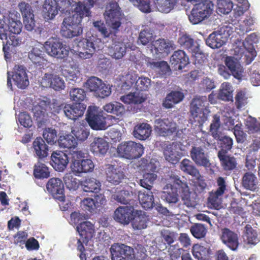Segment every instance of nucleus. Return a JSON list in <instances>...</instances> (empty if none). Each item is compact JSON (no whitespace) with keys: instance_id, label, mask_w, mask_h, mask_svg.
<instances>
[{"instance_id":"nucleus-26","label":"nucleus","mask_w":260,"mask_h":260,"mask_svg":"<svg viewBox=\"0 0 260 260\" xmlns=\"http://www.w3.org/2000/svg\"><path fill=\"white\" fill-rule=\"evenodd\" d=\"M184 95L180 91L172 90L167 94L162 103L164 107L167 109H170L173 106L181 102L184 99Z\"/></svg>"},{"instance_id":"nucleus-22","label":"nucleus","mask_w":260,"mask_h":260,"mask_svg":"<svg viewBox=\"0 0 260 260\" xmlns=\"http://www.w3.org/2000/svg\"><path fill=\"white\" fill-rule=\"evenodd\" d=\"M105 173L107 181L115 185L121 182L125 176L123 172L120 168H116L111 164L106 165Z\"/></svg>"},{"instance_id":"nucleus-60","label":"nucleus","mask_w":260,"mask_h":260,"mask_svg":"<svg viewBox=\"0 0 260 260\" xmlns=\"http://www.w3.org/2000/svg\"><path fill=\"white\" fill-rule=\"evenodd\" d=\"M101 85V86L100 85L98 88H96L93 92L95 96L104 99L111 94V89L109 85L106 84L103 81Z\"/></svg>"},{"instance_id":"nucleus-10","label":"nucleus","mask_w":260,"mask_h":260,"mask_svg":"<svg viewBox=\"0 0 260 260\" xmlns=\"http://www.w3.org/2000/svg\"><path fill=\"white\" fill-rule=\"evenodd\" d=\"M212 13V9L208 4L198 3L191 11L188 19L193 24H197L207 18Z\"/></svg>"},{"instance_id":"nucleus-19","label":"nucleus","mask_w":260,"mask_h":260,"mask_svg":"<svg viewBox=\"0 0 260 260\" xmlns=\"http://www.w3.org/2000/svg\"><path fill=\"white\" fill-rule=\"evenodd\" d=\"M69 163V157L62 151H54L51 156V165L57 171L63 172Z\"/></svg>"},{"instance_id":"nucleus-21","label":"nucleus","mask_w":260,"mask_h":260,"mask_svg":"<svg viewBox=\"0 0 260 260\" xmlns=\"http://www.w3.org/2000/svg\"><path fill=\"white\" fill-rule=\"evenodd\" d=\"M86 108L85 104L78 103L66 105L63 108V111L68 118L75 120L83 115Z\"/></svg>"},{"instance_id":"nucleus-11","label":"nucleus","mask_w":260,"mask_h":260,"mask_svg":"<svg viewBox=\"0 0 260 260\" xmlns=\"http://www.w3.org/2000/svg\"><path fill=\"white\" fill-rule=\"evenodd\" d=\"M110 252L112 260H134V248L124 244L114 243Z\"/></svg>"},{"instance_id":"nucleus-49","label":"nucleus","mask_w":260,"mask_h":260,"mask_svg":"<svg viewBox=\"0 0 260 260\" xmlns=\"http://www.w3.org/2000/svg\"><path fill=\"white\" fill-rule=\"evenodd\" d=\"M58 142L60 147L69 149H74L77 145V142L74 136L71 135L60 136L58 140Z\"/></svg>"},{"instance_id":"nucleus-25","label":"nucleus","mask_w":260,"mask_h":260,"mask_svg":"<svg viewBox=\"0 0 260 260\" xmlns=\"http://www.w3.org/2000/svg\"><path fill=\"white\" fill-rule=\"evenodd\" d=\"M34 155L38 160H43L48 155L49 147L41 137H37L32 143Z\"/></svg>"},{"instance_id":"nucleus-4","label":"nucleus","mask_w":260,"mask_h":260,"mask_svg":"<svg viewBox=\"0 0 260 260\" xmlns=\"http://www.w3.org/2000/svg\"><path fill=\"white\" fill-rule=\"evenodd\" d=\"M77 230L81 237L78 239L77 249L80 252L79 254L80 259L86 260L84 244L86 245L89 240L92 238L94 233V226L89 221H84L77 226Z\"/></svg>"},{"instance_id":"nucleus-3","label":"nucleus","mask_w":260,"mask_h":260,"mask_svg":"<svg viewBox=\"0 0 260 260\" xmlns=\"http://www.w3.org/2000/svg\"><path fill=\"white\" fill-rule=\"evenodd\" d=\"M206 102V96H197L192 100L189 109V120L192 124L200 126L207 120L209 111L205 105Z\"/></svg>"},{"instance_id":"nucleus-52","label":"nucleus","mask_w":260,"mask_h":260,"mask_svg":"<svg viewBox=\"0 0 260 260\" xmlns=\"http://www.w3.org/2000/svg\"><path fill=\"white\" fill-rule=\"evenodd\" d=\"M58 10L62 13H70L73 12V7L75 4V7L79 3L74 2L73 0H57Z\"/></svg>"},{"instance_id":"nucleus-47","label":"nucleus","mask_w":260,"mask_h":260,"mask_svg":"<svg viewBox=\"0 0 260 260\" xmlns=\"http://www.w3.org/2000/svg\"><path fill=\"white\" fill-rule=\"evenodd\" d=\"M72 133L76 141L79 142L84 141L89 135V131L81 124L73 127Z\"/></svg>"},{"instance_id":"nucleus-40","label":"nucleus","mask_w":260,"mask_h":260,"mask_svg":"<svg viewBox=\"0 0 260 260\" xmlns=\"http://www.w3.org/2000/svg\"><path fill=\"white\" fill-rule=\"evenodd\" d=\"M140 203L145 209L152 208L154 204L153 192L148 190L147 192L140 191L138 194Z\"/></svg>"},{"instance_id":"nucleus-63","label":"nucleus","mask_w":260,"mask_h":260,"mask_svg":"<svg viewBox=\"0 0 260 260\" xmlns=\"http://www.w3.org/2000/svg\"><path fill=\"white\" fill-rule=\"evenodd\" d=\"M164 155L165 159L173 164H175L179 161V157L171 146H167L164 149Z\"/></svg>"},{"instance_id":"nucleus-33","label":"nucleus","mask_w":260,"mask_h":260,"mask_svg":"<svg viewBox=\"0 0 260 260\" xmlns=\"http://www.w3.org/2000/svg\"><path fill=\"white\" fill-rule=\"evenodd\" d=\"M81 187L85 192L98 193L101 189L100 182L93 177L86 178L81 184Z\"/></svg>"},{"instance_id":"nucleus-16","label":"nucleus","mask_w":260,"mask_h":260,"mask_svg":"<svg viewBox=\"0 0 260 260\" xmlns=\"http://www.w3.org/2000/svg\"><path fill=\"white\" fill-rule=\"evenodd\" d=\"M78 56L83 59L90 58L95 51L94 43L90 40L82 38L77 43Z\"/></svg>"},{"instance_id":"nucleus-62","label":"nucleus","mask_w":260,"mask_h":260,"mask_svg":"<svg viewBox=\"0 0 260 260\" xmlns=\"http://www.w3.org/2000/svg\"><path fill=\"white\" fill-rule=\"evenodd\" d=\"M160 237L162 242L165 244L171 246V245L174 243L176 235L174 232L168 230H162L160 232Z\"/></svg>"},{"instance_id":"nucleus-32","label":"nucleus","mask_w":260,"mask_h":260,"mask_svg":"<svg viewBox=\"0 0 260 260\" xmlns=\"http://www.w3.org/2000/svg\"><path fill=\"white\" fill-rule=\"evenodd\" d=\"M225 64L235 78L238 79L241 78L243 72L242 67L234 57L227 56L225 60Z\"/></svg>"},{"instance_id":"nucleus-57","label":"nucleus","mask_w":260,"mask_h":260,"mask_svg":"<svg viewBox=\"0 0 260 260\" xmlns=\"http://www.w3.org/2000/svg\"><path fill=\"white\" fill-rule=\"evenodd\" d=\"M229 128H232L234 130V134L238 142H242L245 138V134L242 130L241 124H237L234 126L233 120L230 119Z\"/></svg>"},{"instance_id":"nucleus-12","label":"nucleus","mask_w":260,"mask_h":260,"mask_svg":"<svg viewBox=\"0 0 260 260\" xmlns=\"http://www.w3.org/2000/svg\"><path fill=\"white\" fill-rule=\"evenodd\" d=\"M46 188L55 199L62 203L65 201L64 185L61 179L50 178L47 183Z\"/></svg>"},{"instance_id":"nucleus-13","label":"nucleus","mask_w":260,"mask_h":260,"mask_svg":"<svg viewBox=\"0 0 260 260\" xmlns=\"http://www.w3.org/2000/svg\"><path fill=\"white\" fill-rule=\"evenodd\" d=\"M156 132L161 136L172 135L177 130L176 123L169 119H158L154 121Z\"/></svg>"},{"instance_id":"nucleus-5","label":"nucleus","mask_w":260,"mask_h":260,"mask_svg":"<svg viewBox=\"0 0 260 260\" xmlns=\"http://www.w3.org/2000/svg\"><path fill=\"white\" fill-rule=\"evenodd\" d=\"M180 47L190 52L194 58L195 64H202L205 60V55L201 52L197 41L187 34L181 35L178 40Z\"/></svg>"},{"instance_id":"nucleus-23","label":"nucleus","mask_w":260,"mask_h":260,"mask_svg":"<svg viewBox=\"0 0 260 260\" xmlns=\"http://www.w3.org/2000/svg\"><path fill=\"white\" fill-rule=\"evenodd\" d=\"M220 239L222 242L232 250L237 249L239 245L238 235L229 229L225 228L221 230Z\"/></svg>"},{"instance_id":"nucleus-51","label":"nucleus","mask_w":260,"mask_h":260,"mask_svg":"<svg viewBox=\"0 0 260 260\" xmlns=\"http://www.w3.org/2000/svg\"><path fill=\"white\" fill-rule=\"evenodd\" d=\"M120 100L127 104H139L144 102L145 99L142 96H140L135 93H130L125 95L121 96Z\"/></svg>"},{"instance_id":"nucleus-50","label":"nucleus","mask_w":260,"mask_h":260,"mask_svg":"<svg viewBox=\"0 0 260 260\" xmlns=\"http://www.w3.org/2000/svg\"><path fill=\"white\" fill-rule=\"evenodd\" d=\"M156 177V174L154 173H145L143 174V179L140 180V184L148 190H151L153 182Z\"/></svg>"},{"instance_id":"nucleus-55","label":"nucleus","mask_w":260,"mask_h":260,"mask_svg":"<svg viewBox=\"0 0 260 260\" xmlns=\"http://www.w3.org/2000/svg\"><path fill=\"white\" fill-rule=\"evenodd\" d=\"M69 93L71 100L76 103H81L86 96V92L82 88H72Z\"/></svg>"},{"instance_id":"nucleus-35","label":"nucleus","mask_w":260,"mask_h":260,"mask_svg":"<svg viewBox=\"0 0 260 260\" xmlns=\"http://www.w3.org/2000/svg\"><path fill=\"white\" fill-rule=\"evenodd\" d=\"M43 12L48 19H52L57 14L58 10L56 0H45L43 5Z\"/></svg>"},{"instance_id":"nucleus-31","label":"nucleus","mask_w":260,"mask_h":260,"mask_svg":"<svg viewBox=\"0 0 260 260\" xmlns=\"http://www.w3.org/2000/svg\"><path fill=\"white\" fill-rule=\"evenodd\" d=\"M109 147V143L102 138H95L90 144V150L95 154L104 155L107 153Z\"/></svg>"},{"instance_id":"nucleus-44","label":"nucleus","mask_w":260,"mask_h":260,"mask_svg":"<svg viewBox=\"0 0 260 260\" xmlns=\"http://www.w3.org/2000/svg\"><path fill=\"white\" fill-rule=\"evenodd\" d=\"M257 179L251 173H246L242 178V185L247 189L255 191L257 188Z\"/></svg>"},{"instance_id":"nucleus-38","label":"nucleus","mask_w":260,"mask_h":260,"mask_svg":"<svg viewBox=\"0 0 260 260\" xmlns=\"http://www.w3.org/2000/svg\"><path fill=\"white\" fill-rule=\"evenodd\" d=\"M126 48V45L123 42L116 41L112 44L109 51L113 58L119 59L125 54Z\"/></svg>"},{"instance_id":"nucleus-9","label":"nucleus","mask_w":260,"mask_h":260,"mask_svg":"<svg viewBox=\"0 0 260 260\" xmlns=\"http://www.w3.org/2000/svg\"><path fill=\"white\" fill-rule=\"evenodd\" d=\"M86 120L89 126L94 130H104L107 127L106 118L95 106H89L86 115Z\"/></svg>"},{"instance_id":"nucleus-48","label":"nucleus","mask_w":260,"mask_h":260,"mask_svg":"<svg viewBox=\"0 0 260 260\" xmlns=\"http://www.w3.org/2000/svg\"><path fill=\"white\" fill-rule=\"evenodd\" d=\"M154 32L149 28H145L139 33L138 43L143 45H146L154 39Z\"/></svg>"},{"instance_id":"nucleus-59","label":"nucleus","mask_w":260,"mask_h":260,"mask_svg":"<svg viewBox=\"0 0 260 260\" xmlns=\"http://www.w3.org/2000/svg\"><path fill=\"white\" fill-rule=\"evenodd\" d=\"M192 235L197 239L204 238L207 233V229L202 224L195 223L192 225L190 229Z\"/></svg>"},{"instance_id":"nucleus-41","label":"nucleus","mask_w":260,"mask_h":260,"mask_svg":"<svg viewBox=\"0 0 260 260\" xmlns=\"http://www.w3.org/2000/svg\"><path fill=\"white\" fill-rule=\"evenodd\" d=\"M177 0H153L155 7L159 12L168 13L177 3Z\"/></svg>"},{"instance_id":"nucleus-56","label":"nucleus","mask_w":260,"mask_h":260,"mask_svg":"<svg viewBox=\"0 0 260 260\" xmlns=\"http://www.w3.org/2000/svg\"><path fill=\"white\" fill-rule=\"evenodd\" d=\"M233 3L231 0H217V11L223 14H229L233 9Z\"/></svg>"},{"instance_id":"nucleus-29","label":"nucleus","mask_w":260,"mask_h":260,"mask_svg":"<svg viewBox=\"0 0 260 260\" xmlns=\"http://www.w3.org/2000/svg\"><path fill=\"white\" fill-rule=\"evenodd\" d=\"M179 167L182 172L192 176L198 180L201 177L199 170L193 165L192 162L187 158L183 159L181 161Z\"/></svg>"},{"instance_id":"nucleus-61","label":"nucleus","mask_w":260,"mask_h":260,"mask_svg":"<svg viewBox=\"0 0 260 260\" xmlns=\"http://www.w3.org/2000/svg\"><path fill=\"white\" fill-rule=\"evenodd\" d=\"M223 194V193H218L217 191H211L208 198V203L213 208L219 207L221 204V197Z\"/></svg>"},{"instance_id":"nucleus-8","label":"nucleus","mask_w":260,"mask_h":260,"mask_svg":"<svg viewBox=\"0 0 260 260\" xmlns=\"http://www.w3.org/2000/svg\"><path fill=\"white\" fill-rule=\"evenodd\" d=\"M44 48L49 55L57 58L64 59L69 53L66 45L63 44L59 38L55 37L49 38L45 43Z\"/></svg>"},{"instance_id":"nucleus-17","label":"nucleus","mask_w":260,"mask_h":260,"mask_svg":"<svg viewBox=\"0 0 260 260\" xmlns=\"http://www.w3.org/2000/svg\"><path fill=\"white\" fill-rule=\"evenodd\" d=\"M190 156L198 166L207 167L210 164L208 154L202 146H192Z\"/></svg>"},{"instance_id":"nucleus-6","label":"nucleus","mask_w":260,"mask_h":260,"mask_svg":"<svg viewBox=\"0 0 260 260\" xmlns=\"http://www.w3.org/2000/svg\"><path fill=\"white\" fill-rule=\"evenodd\" d=\"M117 152L120 157L130 160L137 159L144 153V147L132 141L123 142L118 145Z\"/></svg>"},{"instance_id":"nucleus-30","label":"nucleus","mask_w":260,"mask_h":260,"mask_svg":"<svg viewBox=\"0 0 260 260\" xmlns=\"http://www.w3.org/2000/svg\"><path fill=\"white\" fill-rule=\"evenodd\" d=\"M227 39L222 34L214 31L206 40V44L211 48H219L226 42Z\"/></svg>"},{"instance_id":"nucleus-34","label":"nucleus","mask_w":260,"mask_h":260,"mask_svg":"<svg viewBox=\"0 0 260 260\" xmlns=\"http://www.w3.org/2000/svg\"><path fill=\"white\" fill-rule=\"evenodd\" d=\"M218 157L221 165L225 171L233 170L236 168L237 163L233 156L226 155V153H218Z\"/></svg>"},{"instance_id":"nucleus-64","label":"nucleus","mask_w":260,"mask_h":260,"mask_svg":"<svg viewBox=\"0 0 260 260\" xmlns=\"http://www.w3.org/2000/svg\"><path fill=\"white\" fill-rule=\"evenodd\" d=\"M43 136L48 144H54L57 141V132L52 128H45Z\"/></svg>"},{"instance_id":"nucleus-24","label":"nucleus","mask_w":260,"mask_h":260,"mask_svg":"<svg viewBox=\"0 0 260 260\" xmlns=\"http://www.w3.org/2000/svg\"><path fill=\"white\" fill-rule=\"evenodd\" d=\"M170 62L175 70H181L189 63V58L184 51L178 50L172 55Z\"/></svg>"},{"instance_id":"nucleus-54","label":"nucleus","mask_w":260,"mask_h":260,"mask_svg":"<svg viewBox=\"0 0 260 260\" xmlns=\"http://www.w3.org/2000/svg\"><path fill=\"white\" fill-rule=\"evenodd\" d=\"M221 123L220 116L217 114L213 116V120L210 126V132L212 136L215 139H218L220 137L219 131Z\"/></svg>"},{"instance_id":"nucleus-46","label":"nucleus","mask_w":260,"mask_h":260,"mask_svg":"<svg viewBox=\"0 0 260 260\" xmlns=\"http://www.w3.org/2000/svg\"><path fill=\"white\" fill-rule=\"evenodd\" d=\"M103 109L107 112L113 114L116 116L122 115L125 112L124 106L118 102L107 104L104 106Z\"/></svg>"},{"instance_id":"nucleus-7","label":"nucleus","mask_w":260,"mask_h":260,"mask_svg":"<svg viewBox=\"0 0 260 260\" xmlns=\"http://www.w3.org/2000/svg\"><path fill=\"white\" fill-rule=\"evenodd\" d=\"M71 169L76 173H86L93 171L94 165L90 159H85L82 151H73L71 153Z\"/></svg>"},{"instance_id":"nucleus-15","label":"nucleus","mask_w":260,"mask_h":260,"mask_svg":"<svg viewBox=\"0 0 260 260\" xmlns=\"http://www.w3.org/2000/svg\"><path fill=\"white\" fill-rule=\"evenodd\" d=\"M134 209L133 206H119L113 215L114 220L123 225L128 224L134 218Z\"/></svg>"},{"instance_id":"nucleus-18","label":"nucleus","mask_w":260,"mask_h":260,"mask_svg":"<svg viewBox=\"0 0 260 260\" xmlns=\"http://www.w3.org/2000/svg\"><path fill=\"white\" fill-rule=\"evenodd\" d=\"M42 84L43 86L52 88L56 91L63 90L66 87L64 80L54 74L45 73L42 78Z\"/></svg>"},{"instance_id":"nucleus-53","label":"nucleus","mask_w":260,"mask_h":260,"mask_svg":"<svg viewBox=\"0 0 260 260\" xmlns=\"http://www.w3.org/2000/svg\"><path fill=\"white\" fill-rule=\"evenodd\" d=\"M245 229L246 232L243 235L244 241L247 244H256L259 241L256 231L251 226L248 227V225L246 226Z\"/></svg>"},{"instance_id":"nucleus-27","label":"nucleus","mask_w":260,"mask_h":260,"mask_svg":"<svg viewBox=\"0 0 260 260\" xmlns=\"http://www.w3.org/2000/svg\"><path fill=\"white\" fill-rule=\"evenodd\" d=\"M161 198L169 204H176L178 201V194L177 188L171 184H167L164 187Z\"/></svg>"},{"instance_id":"nucleus-1","label":"nucleus","mask_w":260,"mask_h":260,"mask_svg":"<svg viewBox=\"0 0 260 260\" xmlns=\"http://www.w3.org/2000/svg\"><path fill=\"white\" fill-rule=\"evenodd\" d=\"M74 12L71 16L64 18L62 23L60 32L66 38L71 39L81 35L83 34L82 20L83 17L90 15L89 9L80 2L74 9Z\"/></svg>"},{"instance_id":"nucleus-43","label":"nucleus","mask_w":260,"mask_h":260,"mask_svg":"<svg viewBox=\"0 0 260 260\" xmlns=\"http://www.w3.org/2000/svg\"><path fill=\"white\" fill-rule=\"evenodd\" d=\"M217 97L225 102L233 101V90L230 83L223 82L219 89Z\"/></svg>"},{"instance_id":"nucleus-2","label":"nucleus","mask_w":260,"mask_h":260,"mask_svg":"<svg viewBox=\"0 0 260 260\" xmlns=\"http://www.w3.org/2000/svg\"><path fill=\"white\" fill-rule=\"evenodd\" d=\"M104 15L106 23L112 31H108L106 25L102 21H94L93 24L104 37L108 38L112 32L114 34L117 33L121 25L122 14L118 3L115 1H110L106 6Z\"/></svg>"},{"instance_id":"nucleus-39","label":"nucleus","mask_w":260,"mask_h":260,"mask_svg":"<svg viewBox=\"0 0 260 260\" xmlns=\"http://www.w3.org/2000/svg\"><path fill=\"white\" fill-rule=\"evenodd\" d=\"M210 249L207 247L199 244H195L193 246L191 252L197 260H209Z\"/></svg>"},{"instance_id":"nucleus-14","label":"nucleus","mask_w":260,"mask_h":260,"mask_svg":"<svg viewBox=\"0 0 260 260\" xmlns=\"http://www.w3.org/2000/svg\"><path fill=\"white\" fill-rule=\"evenodd\" d=\"M174 185H176V188L180 190L181 192V198L183 204L187 207H196L197 205L196 201L190 197L191 192L186 182L181 181L179 178L176 177L174 180Z\"/></svg>"},{"instance_id":"nucleus-36","label":"nucleus","mask_w":260,"mask_h":260,"mask_svg":"<svg viewBox=\"0 0 260 260\" xmlns=\"http://www.w3.org/2000/svg\"><path fill=\"white\" fill-rule=\"evenodd\" d=\"M132 195L126 190H121L112 194L111 198L117 202L124 205L133 206L134 200L131 199Z\"/></svg>"},{"instance_id":"nucleus-58","label":"nucleus","mask_w":260,"mask_h":260,"mask_svg":"<svg viewBox=\"0 0 260 260\" xmlns=\"http://www.w3.org/2000/svg\"><path fill=\"white\" fill-rule=\"evenodd\" d=\"M218 140L220 141V150L218 151V153H227L230 150L233 144V141L232 138L230 137L225 136L224 137H222Z\"/></svg>"},{"instance_id":"nucleus-42","label":"nucleus","mask_w":260,"mask_h":260,"mask_svg":"<svg viewBox=\"0 0 260 260\" xmlns=\"http://www.w3.org/2000/svg\"><path fill=\"white\" fill-rule=\"evenodd\" d=\"M33 174L36 178L43 179L49 177L50 172L45 164L38 160L34 166Z\"/></svg>"},{"instance_id":"nucleus-37","label":"nucleus","mask_w":260,"mask_h":260,"mask_svg":"<svg viewBox=\"0 0 260 260\" xmlns=\"http://www.w3.org/2000/svg\"><path fill=\"white\" fill-rule=\"evenodd\" d=\"M148 218L141 211L137 210L134 213L132 226L135 230H142L147 227Z\"/></svg>"},{"instance_id":"nucleus-28","label":"nucleus","mask_w":260,"mask_h":260,"mask_svg":"<svg viewBox=\"0 0 260 260\" xmlns=\"http://www.w3.org/2000/svg\"><path fill=\"white\" fill-rule=\"evenodd\" d=\"M151 126L146 123H139L134 127L133 132V136L140 140H145L149 137L151 134Z\"/></svg>"},{"instance_id":"nucleus-20","label":"nucleus","mask_w":260,"mask_h":260,"mask_svg":"<svg viewBox=\"0 0 260 260\" xmlns=\"http://www.w3.org/2000/svg\"><path fill=\"white\" fill-rule=\"evenodd\" d=\"M12 78L19 88L25 89L29 84V81L25 69L22 66L15 65Z\"/></svg>"},{"instance_id":"nucleus-45","label":"nucleus","mask_w":260,"mask_h":260,"mask_svg":"<svg viewBox=\"0 0 260 260\" xmlns=\"http://www.w3.org/2000/svg\"><path fill=\"white\" fill-rule=\"evenodd\" d=\"M153 46L156 54H168L170 51V48L173 47V44L164 39H159L154 41Z\"/></svg>"}]
</instances>
